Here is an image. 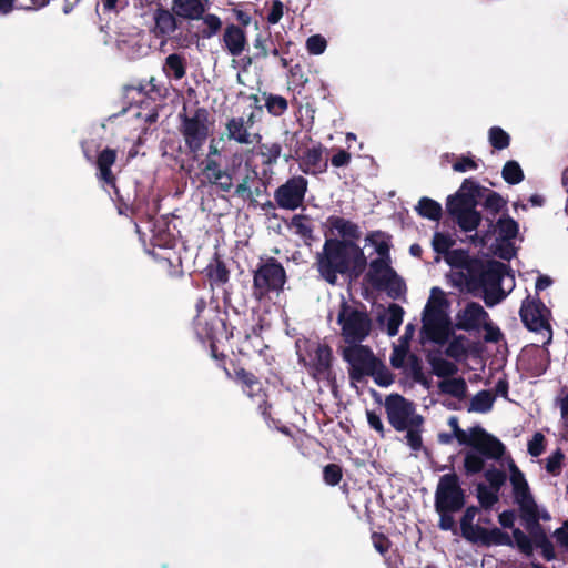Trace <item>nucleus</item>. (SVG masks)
<instances>
[{
  "instance_id": "obj_1",
  "label": "nucleus",
  "mask_w": 568,
  "mask_h": 568,
  "mask_svg": "<svg viewBox=\"0 0 568 568\" xmlns=\"http://www.w3.org/2000/svg\"><path fill=\"white\" fill-rule=\"evenodd\" d=\"M315 266L325 282L335 285L338 275L354 280L362 276L367 268V257L357 243L331 237L325 240L322 252L317 253Z\"/></svg>"
},
{
  "instance_id": "obj_2",
  "label": "nucleus",
  "mask_w": 568,
  "mask_h": 568,
  "mask_svg": "<svg viewBox=\"0 0 568 568\" xmlns=\"http://www.w3.org/2000/svg\"><path fill=\"white\" fill-rule=\"evenodd\" d=\"M465 504L466 494L457 474L443 475L438 480L434 501L435 510L439 516L438 528L456 532L457 527L453 515L460 511Z\"/></svg>"
},
{
  "instance_id": "obj_3",
  "label": "nucleus",
  "mask_w": 568,
  "mask_h": 568,
  "mask_svg": "<svg viewBox=\"0 0 568 568\" xmlns=\"http://www.w3.org/2000/svg\"><path fill=\"white\" fill-rule=\"evenodd\" d=\"M343 358L349 368V378L362 382L365 376H372L381 387H388L394 383V374L379 361L368 346L345 347Z\"/></svg>"
},
{
  "instance_id": "obj_4",
  "label": "nucleus",
  "mask_w": 568,
  "mask_h": 568,
  "mask_svg": "<svg viewBox=\"0 0 568 568\" xmlns=\"http://www.w3.org/2000/svg\"><path fill=\"white\" fill-rule=\"evenodd\" d=\"M337 324L341 327V336L348 345L347 347L363 346L362 343L371 335L373 321L367 307L362 302L348 303L342 300Z\"/></svg>"
},
{
  "instance_id": "obj_5",
  "label": "nucleus",
  "mask_w": 568,
  "mask_h": 568,
  "mask_svg": "<svg viewBox=\"0 0 568 568\" xmlns=\"http://www.w3.org/2000/svg\"><path fill=\"white\" fill-rule=\"evenodd\" d=\"M171 4L181 23L186 22L190 36H214L221 30V19L206 13L207 0H172Z\"/></svg>"
},
{
  "instance_id": "obj_6",
  "label": "nucleus",
  "mask_w": 568,
  "mask_h": 568,
  "mask_svg": "<svg viewBox=\"0 0 568 568\" xmlns=\"http://www.w3.org/2000/svg\"><path fill=\"white\" fill-rule=\"evenodd\" d=\"M448 302L439 287H433L423 315L424 335L435 344L445 345L453 334L452 322L445 307Z\"/></svg>"
},
{
  "instance_id": "obj_7",
  "label": "nucleus",
  "mask_w": 568,
  "mask_h": 568,
  "mask_svg": "<svg viewBox=\"0 0 568 568\" xmlns=\"http://www.w3.org/2000/svg\"><path fill=\"white\" fill-rule=\"evenodd\" d=\"M287 282V275L282 263L273 257L261 258L253 271L252 295L263 301L271 293H281Z\"/></svg>"
},
{
  "instance_id": "obj_8",
  "label": "nucleus",
  "mask_w": 568,
  "mask_h": 568,
  "mask_svg": "<svg viewBox=\"0 0 568 568\" xmlns=\"http://www.w3.org/2000/svg\"><path fill=\"white\" fill-rule=\"evenodd\" d=\"M364 282L376 291H385L393 298H398L406 290L405 282L392 267V258L376 257L369 263Z\"/></svg>"
},
{
  "instance_id": "obj_9",
  "label": "nucleus",
  "mask_w": 568,
  "mask_h": 568,
  "mask_svg": "<svg viewBox=\"0 0 568 568\" xmlns=\"http://www.w3.org/2000/svg\"><path fill=\"white\" fill-rule=\"evenodd\" d=\"M466 285L470 292L480 290L487 284L503 282L509 271V266L496 260L484 261L473 257L466 267Z\"/></svg>"
},
{
  "instance_id": "obj_10",
  "label": "nucleus",
  "mask_w": 568,
  "mask_h": 568,
  "mask_svg": "<svg viewBox=\"0 0 568 568\" xmlns=\"http://www.w3.org/2000/svg\"><path fill=\"white\" fill-rule=\"evenodd\" d=\"M209 116L207 109L203 106L195 109L192 115L180 114L181 124L179 130L184 139L185 146L190 153L194 154V158L209 138Z\"/></svg>"
},
{
  "instance_id": "obj_11",
  "label": "nucleus",
  "mask_w": 568,
  "mask_h": 568,
  "mask_svg": "<svg viewBox=\"0 0 568 568\" xmlns=\"http://www.w3.org/2000/svg\"><path fill=\"white\" fill-rule=\"evenodd\" d=\"M118 158V152L114 149H111L109 146L101 150L97 159L94 161V164L97 166V173L95 176L99 182H101L103 185H106L111 187L114 192V195L116 197V201L119 203V213L120 214H126L128 212L134 214L135 213V203L134 201H131L130 197H124L118 185H116V176L112 172V166L115 164Z\"/></svg>"
},
{
  "instance_id": "obj_12",
  "label": "nucleus",
  "mask_w": 568,
  "mask_h": 568,
  "mask_svg": "<svg viewBox=\"0 0 568 568\" xmlns=\"http://www.w3.org/2000/svg\"><path fill=\"white\" fill-rule=\"evenodd\" d=\"M227 312L219 307L210 311L206 317L194 318V329L202 341H209L210 344H216L223 341H230L234 337L235 327L227 322Z\"/></svg>"
},
{
  "instance_id": "obj_13",
  "label": "nucleus",
  "mask_w": 568,
  "mask_h": 568,
  "mask_svg": "<svg viewBox=\"0 0 568 568\" xmlns=\"http://www.w3.org/2000/svg\"><path fill=\"white\" fill-rule=\"evenodd\" d=\"M384 406L388 423L397 432H404L412 424H424V417L416 413L414 403L400 394L386 396Z\"/></svg>"
},
{
  "instance_id": "obj_14",
  "label": "nucleus",
  "mask_w": 568,
  "mask_h": 568,
  "mask_svg": "<svg viewBox=\"0 0 568 568\" xmlns=\"http://www.w3.org/2000/svg\"><path fill=\"white\" fill-rule=\"evenodd\" d=\"M519 316L528 331L547 332V339L544 342V345L551 343L552 329L549 323L550 311L539 297L530 298V296H527L521 303Z\"/></svg>"
},
{
  "instance_id": "obj_15",
  "label": "nucleus",
  "mask_w": 568,
  "mask_h": 568,
  "mask_svg": "<svg viewBox=\"0 0 568 568\" xmlns=\"http://www.w3.org/2000/svg\"><path fill=\"white\" fill-rule=\"evenodd\" d=\"M307 190V179L294 175L274 191V201L280 209L295 211L303 205Z\"/></svg>"
},
{
  "instance_id": "obj_16",
  "label": "nucleus",
  "mask_w": 568,
  "mask_h": 568,
  "mask_svg": "<svg viewBox=\"0 0 568 568\" xmlns=\"http://www.w3.org/2000/svg\"><path fill=\"white\" fill-rule=\"evenodd\" d=\"M255 123V113L251 111L246 116H231L224 124L223 135L227 141L241 145L254 144L261 139L258 133H252L250 129Z\"/></svg>"
},
{
  "instance_id": "obj_17",
  "label": "nucleus",
  "mask_w": 568,
  "mask_h": 568,
  "mask_svg": "<svg viewBox=\"0 0 568 568\" xmlns=\"http://www.w3.org/2000/svg\"><path fill=\"white\" fill-rule=\"evenodd\" d=\"M310 361H304V366L316 381H329L334 377L333 351L327 344H316L314 349L308 352Z\"/></svg>"
},
{
  "instance_id": "obj_18",
  "label": "nucleus",
  "mask_w": 568,
  "mask_h": 568,
  "mask_svg": "<svg viewBox=\"0 0 568 568\" xmlns=\"http://www.w3.org/2000/svg\"><path fill=\"white\" fill-rule=\"evenodd\" d=\"M491 439L494 440L495 444H490L488 442L483 440L485 445H488V447H493L490 448L491 455L481 453L480 450L473 448L465 453L464 470L467 476H474L481 473L485 468L486 459L499 460L504 456L506 452L505 445L494 435H491Z\"/></svg>"
},
{
  "instance_id": "obj_19",
  "label": "nucleus",
  "mask_w": 568,
  "mask_h": 568,
  "mask_svg": "<svg viewBox=\"0 0 568 568\" xmlns=\"http://www.w3.org/2000/svg\"><path fill=\"white\" fill-rule=\"evenodd\" d=\"M328 151L318 141H315L308 150L298 159L300 170L307 175H320L327 172Z\"/></svg>"
},
{
  "instance_id": "obj_20",
  "label": "nucleus",
  "mask_w": 568,
  "mask_h": 568,
  "mask_svg": "<svg viewBox=\"0 0 568 568\" xmlns=\"http://www.w3.org/2000/svg\"><path fill=\"white\" fill-rule=\"evenodd\" d=\"M547 346L544 344L542 346L531 344L523 351L521 361L526 369L534 376L545 374L550 365V352Z\"/></svg>"
},
{
  "instance_id": "obj_21",
  "label": "nucleus",
  "mask_w": 568,
  "mask_h": 568,
  "mask_svg": "<svg viewBox=\"0 0 568 568\" xmlns=\"http://www.w3.org/2000/svg\"><path fill=\"white\" fill-rule=\"evenodd\" d=\"M488 318V313L477 302H469L456 316V328L463 331L478 329L483 322Z\"/></svg>"
},
{
  "instance_id": "obj_22",
  "label": "nucleus",
  "mask_w": 568,
  "mask_h": 568,
  "mask_svg": "<svg viewBox=\"0 0 568 568\" xmlns=\"http://www.w3.org/2000/svg\"><path fill=\"white\" fill-rule=\"evenodd\" d=\"M453 434L460 445H466L473 449H477L480 450L481 453L491 455L490 448L493 447H488V445H485L483 440L488 442L490 444L495 443L491 439V434H489L481 426L471 427L468 434L464 429L457 428V430Z\"/></svg>"
},
{
  "instance_id": "obj_23",
  "label": "nucleus",
  "mask_w": 568,
  "mask_h": 568,
  "mask_svg": "<svg viewBox=\"0 0 568 568\" xmlns=\"http://www.w3.org/2000/svg\"><path fill=\"white\" fill-rule=\"evenodd\" d=\"M453 434L460 445H466L473 449H477L480 450L481 453L491 455L490 448L493 447H488V445H485L483 440L488 442L490 444L495 443L491 439V434H489L481 426L471 427L468 434L464 429L457 428V430Z\"/></svg>"
},
{
  "instance_id": "obj_24",
  "label": "nucleus",
  "mask_w": 568,
  "mask_h": 568,
  "mask_svg": "<svg viewBox=\"0 0 568 568\" xmlns=\"http://www.w3.org/2000/svg\"><path fill=\"white\" fill-rule=\"evenodd\" d=\"M155 36H170L182 27L176 13L171 9L159 4L153 11Z\"/></svg>"
},
{
  "instance_id": "obj_25",
  "label": "nucleus",
  "mask_w": 568,
  "mask_h": 568,
  "mask_svg": "<svg viewBox=\"0 0 568 568\" xmlns=\"http://www.w3.org/2000/svg\"><path fill=\"white\" fill-rule=\"evenodd\" d=\"M471 544L491 547V546H509L513 547V538L500 528L494 527L487 529L484 527H477L474 538L469 540Z\"/></svg>"
},
{
  "instance_id": "obj_26",
  "label": "nucleus",
  "mask_w": 568,
  "mask_h": 568,
  "mask_svg": "<svg viewBox=\"0 0 568 568\" xmlns=\"http://www.w3.org/2000/svg\"><path fill=\"white\" fill-rule=\"evenodd\" d=\"M515 503L519 506L521 516L526 521L539 520L538 506L531 495L529 485L513 488Z\"/></svg>"
},
{
  "instance_id": "obj_27",
  "label": "nucleus",
  "mask_w": 568,
  "mask_h": 568,
  "mask_svg": "<svg viewBox=\"0 0 568 568\" xmlns=\"http://www.w3.org/2000/svg\"><path fill=\"white\" fill-rule=\"evenodd\" d=\"M314 142L315 141L312 135L307 132H303L301 130L293 132L288 138H286V146L288 148L290 153L284 155L285 162L291 160L297 162Z\"/></svg>"
},
{
  "instance_id": "obj_28",
  "label": "nucleus",
  "mask_w": 568,
  "mask_h": 568,
  "mask_svg": "<svg viewBox=\"0 0 568 568\" xmlns=\"http://www.w3.org/2000/svg\"><path fill=\"white\" fill-rule=\"evenodd\" d=\"M204 271L212 288L223 287L230 281L231 272L219 254L214 255Z\"/></svg>"
},
{
  "instance_id": "obj_29",
  "label": "nucleus",
  "mask_w": 568,
  "mask_h": 568,
  "mask_svg": "<svg viewBox=\"0 0 568 568\" xmlns=\"http://www.w3.org/2000/svg\"><path fill=\"white\" fill-rule=\"evenodd\" d=\"M327 223L331 230L337 231V233L342 236L341 240H348L356 243L359 240L362 233L359 226L342 216L331 215L327 219Z\"/></svg>"
},
{
  "instance_id": "obj_30",
  "label": "nucleus",
  "mask_w": 568,
  "mask_h": 568,
  "mask_svg": "<svg viewBox=\"0 0 568 568\" xmlns=\"http://www.w3.org/2000/svg\"><path fill=\"white\" fill-rule=\"evenodd\" d=\"M426 359L432 366V373L439 378L446 379L458 372V366L455 363L443 358L439 354L428 353Z\"/></svg>"
},
{
  "instance_id": "obj_31",
  "label": "nucleus",
  "mask_w": 568,
  "mask_h": 568,
  "mask_svg": "<svg viewBox=\"0 0 568 568\" xmlns=\"http://www.w3.org/2000/svg\"><path fill=\"white\" fill-rule=\"evenodd\" d=\"M365 240L375 247V251L378 255L377 257L387 260L390 258V234L381 230H376L367 233Z\"/></svg>"
},
{
  "instance_id": "obj_32",
  "label": "nucleus",
  "mask_w": 568,
  "mask_h": 568,
  "mask_svg": "<svg viewBox=\"0 0 568 568\" xmlns=\"http://www.w3.org/2000/svg\"><path fill=\"white\" fill-rule=\"evenodd\" d=\"M477 205H479V202H470V196H465L463 192H456L449 195L446 201L447 213L453 220Z\"/></svg>"
},
{
  "instance_id": "obj_33",
  "label": "nucleus",
  "mask_w": 568,
  "mask_h": 568,
  "mask_svg": "<svg viewBox=\"0 0 568 568\" xmlns=\"http://www.w3.org/2000/svg\"><path fill=\"white\" fill-rule=\"evenodd\" d=\"M440 394L453 396L459 400L467 395V383L463 377H453L443 379L438 383Z\"/></svg>"
},
{
  "instance_id": "obj_34",
  "label": "nucleus",
  "mask_w": 568,
  "mask_h": 568,
  "mask_svg": "<svg viewBox=\"0 0 568 568\" xmlns=\"http://www.w3.org/2000/svg\"><path fill=\"white\" fill-rule=\"evenodd\" d=\"M234 378L242 384L243 392L250 397L257 395L262 390L258 378L244 367L234 368Z\"/></svg>"
},
{
  "instance_id": "obj_35",
  "label": "nucleus",
  "mask_w": 568,
  "mask_h": 568,
  "mask_svg": "<svg viewBox=\"0 0 568 568\" xmlns=\"http://www.w3.org/2000/svg\"><path fill=\"white\" fill-rule=\"evenodd\" d=\"M496 232L501 241L509 242L518 235L519 225L511 216L504 212L496 222Z\"/></svg>"
},
{
  "instance_id": "obj_36",
  "label": "nucleus",
  "mask_w": 568,
  "mask_h": 568,
  "mask_svg": "<svg viewBox=\"0 0 568 568\" xmlns=\"http://www.w3.org/2000/svg\"><path fill=\"white\" fill-rule=\"evenodd\" d=\"M291 227L294 229L295 234L302 237L306 244L314 240V226L308 215H294L291 220Z\"/></svg>"
},
{
  "instance_id": "obj_37",
  "label": "nucleus",
  "mask_w": 568,
  "mask_h": 568,
  "mask_svg": "<svg viewBox=\"0 0 568 568\" xmlns=\"http://www.w3.org/2000/svg\"><path fill=\"white\" fill-rule=\"evenodd\" d=\"M278 39L280 38H255L254 48L256 52L254 53V58L262 59L270 54L278 57L281 48Z\"/></svg>"
},
{
  "instance_id": "obj_38",
  "label": "nucleus",
  "mask_w": 568,
  "mask_h": 568,
  "mask_svg": "<svg viewBox=\"0 0 568 568\" xmlns=\"http://www.w3.org/2000/svg\"><path fill=\"white\" fill-rule=\"evenodd\" d=\"M417 213L425 219L432 220V221H439L443 214V209L440 203L437 201L423 196L416 206Z\"/></svg>"
},
{
  "instance_id": "obj_39",
  "label": "nucleus",
  "mask_w": 568,
  "mask_h": 568,
  "mask_svg": "<svg viewBox=\"0 0 568 568\" xmlns=\"http://www.w3.org/2000/svg\"><path fill=\"white\" fill-rule=\"evenodd\" d=\"M478 513L479 508L477 506L471 505L465 509L460 518L462 536L467 541L474 538V535L476 534V528L480 527L479 525H474V519Z\"/></svg>"
},
{
  "instance_id": "obj_40",
  "label": "nucleus",
  "mask_w": 568,
  "mask_h": 568,
  "mask_svg": "<svg viewBox=\"0 0 568 568\" xmlns=\"http://www.w3.org/2000/svg\"><path fill=\"white\" fill-rule=\"evenodd\" d=\"M477 206H473L467 212L463 213L454 221L457 223L463 232L476 231L483 221V214L476 210Z\"/></svg>"
},
{
  "instance_id": "obj_41",
  "label": "nucleus",
  "mask_w": 568,
  "mask_h": 568,
  "mask_svg": "<svg viewBox=\"0 0 568 568\" xmlns=\"http://www.w3.org/2000/svg\"><path fill=\"white\" fill-rule=\"evenodd\" d=\"M163 69L168 75H172L176 80L182 79L186 73L184 57L178 53L168 55Z\"/></svg>"
},
{
  "instance_id": "obj_42",
  "label": "nucleus",
  "mask_w": 568,
  "mask_h": 568,
  "mask_svg": "<svg viewBox=\"0 0 568 568\" xmlns=\"http://www.w3.org/2000/svg\"><path fill=\"white\" fill-rule=\"evenodd\" d=\"M494 402L495 396L491 392L483 389L471 398L468 410L481 414L488 413L491 410Z\"/></svg>"
},
{
  "instance_id": "obj_43",
  "label": "nucleus",
  "mask_w": 568,
  "mask_h": 568,
  "mask_svg": "<svg viewBox=\"0 0 568 568\" xmlns=\"http://www.w3.org/2000/svg\"><path fill=\"white\" fill-rule=\"evenodd\" d=\"M481 199H484V201L479 202V204L483 206L484 211H491L493 213L507 211V200L496 191L487 189Z\"/></svg>"
},
{
  "instance_id": "obj_44",
  "label": "nucleus",
  "mask_w": 568,
  "mask_h": 568,
  "mask_svg": "<svg viewBox=\"0 0 568 568\" xmlns=\"http://www.w3.org/2000/svg\"><path fill=\"white\" fill-rule=\"evenodd\" d=\"M407 367L409 368L413 381L425 388L430 387V381L425 376L422 359L414 353L408 355Z\"/></svg>"
},
{
  "instance_id": "obj_45",
  "label": "nucleus",
  "mask_w": 568,
  "mask_h": 568,
  "mask_svg": "<svg viewBox=\"0 0 568 568\" xmlns=\"http://www.w3.org/2000/svg\"><path fill=\"white\" fill-rule=\"evenodd\" d=\"M224 169H222L220 162L214 158H206L201 163V174L204 178L203 182L211 184L220 180L223 176Z\"/></svg>"
},
{
  "instance_id": "obj_46",
  "label": "nucleus",
  "mask_w": 568,
  "mask_h": 568,
  "mask_svg": "<svg viewBox=\"0 0 568 568\" xmlns=\"http://www.w3.org/2000/svg\"><path fill=\"white\" fill-rule=\"evenodd\" d=\"M264 100L267 112L273 116H281L288 109V101L282 95L264 93Z\"/></svg>"
},
{
  "instance_id": "obj_47",
  "label": "nucleus",
  "mask_w": 568,
  "mask_h": 568,
  "mask_svg": "<svg viewBox=\"0 0 568 568\" xmlns=\"http://www.w3.org/2000/svg\"><path fill=\"white\" fill-rule=\"evenodd\" d=\"M501 176L510 185L519 184L525 179L523 169L515 160H509L504 164Z\"/></svg>"
},
{
  "instance_id": "obj_48",
  "label": "nucleus",
  "mask_w": 568,
  "mask_h": 568,
  "mask_svg": "<svg viewBox=\"0 0 568 568\" xmlns=\"http://www.w3.org/2000/svg\"><path fill=\"white\" fill-rule=\"evenodd\" d=\"M404 316V310L398 304H390L388 307L387 316V333L389 336H395L398 333Z\"/></svg>"
},
{
  "instance_id": "obj_49",
  "label": "nucleus",
  "mask_w": 568,
  "mask_h": 568,
  "mask_svg": "<svg viewBox=\"0 0 568 568\" xmlns=\"http://www.w3.org/2000/svg\"><path fill=\"white\" fill-rule=\"evenodd\" d=\"M487 189L473 179H465L457 192H463L465 196H470V202H479Z\"/></svg>"
},
{
  "instance_id": "obj_50",
  "label": "nucleus",
  "mask_w": 568,
  "mask_h": 568,
  "mask_svg": "<svg viewBox=\"0 0 568 568\" xmlns=\"http://www.w3.org/2000/svg\"><path fill=\"white\" fill-rule=\"evenodd\" d=\"M488 141L494 149L504 150L510 144V135L500 126H491L488 131Z\"/></svg>"
},
{
  "instance_id": "obj_51",
  "label": "nucleus",
  "mask_w": 568,
  "mask_h": 568,
  "mask_svg": "<svg viewBox=\"0 0 568 568\" xmlns=\"http://www.w3.org/2000/svg\"><path fill=\"white\" fill-rule=\"evenodd\" d=\"M450 337L453 338L448 343L445 354L450 358L459 359L467 354V348L465 346L467 338L464 335H455L454 333Z\"/></svg>"
},
{
  "instance_id": "obj_52",
  "label": "nucleus",
  "mask_w": 568,
  "mask_h": 568,
  "mask_svg": "<svg viewBox=\"0 0 568 568\" xmlns=\"http://www.w3.org/2000/svg\"><path fill=\"white\" fill-rule=\"evenodd\" d=\"M484 291V302L488 307H493L499 304L506 294L501 288V282H498V286L495 284H487L485 287H480Z\"/></svg>"
},
{
  "instance_id": "obj_53",
  "label": "nucleus",
  "mask_w": 568,
  "mask_h": 568,
  "mask_svg": "<svg viewBox=\"0 0 568 568\" xmlns=\"http://www.w3.org/2000/svg\"><path fill=\"white\" fill-rule=\"evenodd\" d=\"M486 215L483 216L487 224V229L483 232L481 235L475 234L471 240L475 243H479L480 245H485L486 242L496 233V217L499 213H493L491 211H485Z\"/></svg>"
},
{
  "instance_id": "obj_54",
  "label": "nucleus",
  "mask_w": 568,
  "mask_h": 568,
  "mask_svg": "<svg viewBox=\"0 0 568 568\" xmlns=\"http://www.w3.org/2000/svg\"><path fill=\"white\" fill-rule=\"evenodd\" d=\"M454 245L455 240L449 234L443 232L434 233L432 246L437 254L447 255Z\"/></svg>"
},
{
  "instance_id": "obj_55",
  "label": "nucleus",
  "mask_w": 568,
  "mask_h": 568,
  "mask_svg": "<svg viewBox=\"0 0 568 568\" xmlns=\"http://www.w3.org/2000/svg\"><path fill=\"white\" fill-rule=\"evenodd\" d=\"M282 154V145L277 142L263 143L261 145V156L263 163L266 165H274L277 163Z\"/></svg>"
},
{
  "instance_id": "obj_56",
  "label": "nucleus",
  "mask_w": 568,
  "mask_h": 568,
  "mask_svg": "<svg viewBox=\"0 0 568 568\" xmlns=\"http://www.w3.org/2000/svg\"><path fill=\"white\" fill-rule=\"evenodd\" d=\"M471 258L473 256H470L467 251L462 248L449 251V253L446 255V262L452 267L463 270H466Z\"/></svg>"
},
{
  "instance_id": "obj_57",
  "label": "nucleus",
  "mask_w": 568,
  "mask_h": 568,
  "mask_svg": "<svg viewBox=\"0 0 568 568\" xmlns=\"http://www.w3.org/2000/svg\"><path fill=\"white\" fill-rule=\"evenodd\" d=\"M484 477L488 481L490 489H494L498 493L507 480L506 473L504 470L497 469L494 466L485 470Z\"/></svg>"
},
{
  "instance_id": "obj_58",
  "label": "nucleus",
  "mask_w": 568,
  "mask_h": 568,
  "mask_svg": "<svg viewBox=\"0 0 568 568\" xmlns=\"http://www.w3.org/2000/svg\"><path fill=\"white\" fill-rule=\"evenodd\" d=\"M477 498L485 509L491 508L499 499L498 491L487 488L484 484L477 486Z\"/></svg>"
},
{
  "instance_id": "obj_59",
  "label": "nucleus",
  "mask_w": 568,
  "mask_h": 568,
  "mask_svg": "<svg viewBox=\"0 0 568 568\" xmlns=\"http://www.w3.org/2000/svg\"><path fill=\"white\" fill-rule=\"evenodd\" d=\"M423 425L418 424L417 426L412 424L408 428H406L404 432H406V440L407 445L412 448L414 452H418L423 447V438H422V432H423Z\"/></svg>"
},
{
  "instance_id": "obj_60",
  "label": "nucleus",
  "mask_w": 568,
  "mask_h": 568,
  "mask_svg": "<svg viewBox=\"0 0 568 568\" xmlns=\"http://www.w3.org/2000/svg\"><path fill=\"white\" fill-rule=\"evenodd\" d=\"M513 542L515 541L517 548L521 554L529 557L534 552L532 541L524 531L519 528L513 529Z\"/></svg>"
},
{
  "instance_id": "obj_61",
  "label": "nucleus",
  "mask_w": 568,
  "mask_h": 568,
  "mask_svg": "<svg viewBox=\"0 0 568 568\" xmlns=\"http://www.w3.org/2000/svg\"><path fill=\"white\" fill-rule=\"evenodd\" d=\"M132 88L152 100L163 95L162 88L155 83V79L153 77L150 78L149 81H141L136 87Z\"/></svg>"
},
{
  "instance_id": "obj_62",
  "label": "nucleus",
  "mask_w": 568,
  "mask_h": 568,
  "mask_svg": "<svg viewBox=\"0 0 568 568\" xmlns=\"http://www.w3.org/2000/svg\"><path fill=\"white\" fill-rule=\"evenodd\" d=\"M343 478V469L338 464H328L323 469V479L329 486H336Z\"/></svg>"
},
{
  "instance_id": "obj_63",
  "label": "nucleus",
  "mask_w": 568,
  "mask_h": 568,
  "mask_svg": "<svg viewBox=\"0 0 568 568\" xmlns=\"http://www.w3.org/2000/svg\"><path fill=\"white\" fill-rule=\"evenodd\" d=\"M565 459V455L560 448H557L547 459H546V470L557 476L560 474L562 468V463Z\"/></svg>"
},
{
  "instance_id": "obj_64",
  "label": "nucleus",
  "mask_w": 568,
  "mask_h": 568,
  "mask_svg": "<svg viewBox=\"0 0 568 568\" xmlns=\"http://www.w3.org/2000/svg\"><path fill=\"white\" fill-rule=\"evenodd\" d=\"M371 538L375 550L385 557L392 547L390 539L385 534L377 531H373Z\"/></svg>"
}]
</instances>
